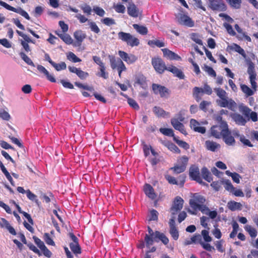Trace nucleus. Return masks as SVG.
Wrapping results in <instances>:
<instances>
[{"instance_id": "obj_29", "label": "nucleus", "mask_w": 258, "mask_h": 258, "mask_svg": "<svg viewBox=\"0 0 258 258\" xmlns=\"http://www.w3.org/2000/svg\"><path fill=\"white\" fill-rule=\"evenodd\" d=\"M146 84V78L142 75H137L135 79V84L139 85L144 88Z\"/></svg>"}, {"instance_id": "obj_54", "label": "nucleus", "mask_w": 258, "mask_h": 258, "mask_svg": "<svg viewBox=\"0 0 258 258\" xmlns=\"http://www.w3.org/2000/svg\"><path fill=\"white\" fill-rule=\"evenodd\" d=\"M169 232L174 240H177L179 237L178 231L176 227H172L170 228Z\"/></svg>"}, {"instance_id": "obj_47", "label": "nucleus", "mask_w": 258, "mask_h": 258, "mask_svg": "<svg viewBox=\"0 0 258 258\" xmlns=\"http://www.w3.org/2000/svg\"><path fill=\"white\" fill-rule=\"evenodd\" d=\"M215 92L216 93L217 95L221 99L227 97V93L223 89L220 88H217L214 89Z\"/></svg>"}, {"instance_id": "obj_16", "label": "nucleus", "mask_w": 258, "mask_h": 258, "mask_svg": "<svg viewBox=\"0 0 258 258\" xmlns=\"http://www.w3.org/2000/svg\"><path fill=\"white\" fill-rule=\"evenodd\" d=\"M171 123L173 127L176 130L179 131L180 133L183 134V135H186L187 133L184 129L183 124L180 122L176 118H174L171 119Z\"/></svg>"}, {"instance_id": "obj_46", "label": "nucleus", "mask_w": 258, "mask_h": 258, "mask_svg": "<svg viewBox=\"0 0 258 258\" xmlns=\"http://www.w3.org/2000/svg\"><path fill=\"white\" fill-rule=\"evenodd\" d=\"M237 136L239 137V140L240 142L243 143L244 145L252 147L253 145L251 144L249 140L247 139L243 135H239L238 134H236Z\"/></svg>"}, {"instance_id": "obj_63", "label": "nucleus", "mask_w": 258, "mask_h": 258, "mask_svg": "<svg viewBox=\"0 0 258 258\" xmlns=\"http://www.w3.org/2000/svg\"><path fill=\"white\" fill-rule=\"evenodd\" d=\"M227 104H228V106H227L226 107H227L228 108H229V109H230L232 111L235 110L236 107H237V105H236V103L235 102V101H234L233 100H232L231 99H229Z\"/></svg>"}, {"instance_id": "obj_56", "label": "nucleus", "mask_w": 258, "mask_h": 258, "mask_svg": "<svg viewBox=\"0 0 258 258\" xmlns=\"http://www.w3.org/2000/svg\"><path fill=\"white\" fill-rule=\"evenodd\" d=\"M224 27L226 29L227 32L231 36H234L236 35L235 32L234 31L232 27L229 24L227 23H224L223 24Z\"/></svg>"}, {"instance_id": "obj_9", "label": "nucleus", "mask_w": 258, "mask_h": 258, "mask_svg": "<svg viewBox=\"0 0 258 258\" xmlns=\"http://www.w3.org/2000/svg\"><path fill=\"white\" fill-rule=\"evenodd\" d=\"M183 202V200L181 197L178 196L175 197L170 209V212L172 215L176 214L182 209Z\"/></svg>"}, {"instance_id": "obj_35", "label": "nucleus", "mask_w": 258, "mask_h": 258, "mask_svg": "<svg viewBox=\"0 0 258 258\" xmlns=\"http://www.w3.org/2000/svg\"><path fill=\"white\" fill-rule=\"evenodd\" d=\"M134 28L136 29L138 33H139L141 34L145 35L147 34L148 33V29L147 28L143 26H140L138 24H133V25Z\"/></svg>"}, {"instance_id": "obj_43", "label": "nucleus", "mask_w": 258, "mask_h": 258, "mask_svg": "<svg viewBox=\"0 0 258 258\" xmlns=\"http://www.w3.org/2000/svg\"><path fill=\"white\" fill-rule=\"evenodd\" d=\"M20 55L22 59L28 64L33 67H35L34 63L33 62L32 60L24 52H21Z\"/></svg>"}, {"instance_id": "obj_60", "label": "nucleus", "mask_w": 258, "mask_h": 258, "mask_svg": "<svg viewBox=\"0 0 258 258\" xmlns=\"http://www.w3.org/2000/svg\"><path fill=\"white\" fill-rule=\"evenodd\" d=\"M174 140L176 142V143L181 147L187 149L189 148V145L185 142L179 140L177 139L176 137H174Z\"/></svg>"}, {"instance_id": "obj_38", "label": "nucleus", "mask_w": 258, "mask_h": 258, "mask_svg": "<svg viewBox=\"0 0 258 258\" xmlns=\"http://www.w3.org/2000/svg\"><path fill=\"white\" fill-rule=\"evenodd\" d=\"M231 50H234L241 55L244 54V50L238 45L233 43L229 46Z\"/></svg>"}, {"instance_id": "obj_39", "label": "nucleus", "mask_w": 258, "mask_h": 258, "mask_svg": "<svg viewBox=\"0 0 258 258\" xmlns=\"http://www.w3.org/2000/svg\"><path fill=\"white\" fill-rule=\"evenodd\" d=\"M105 66H102L99 68V72L97 73V76L106 79L108 78V74L105 71Z\"/></svg>"}, {"instance_id": "obj_50", "label": "nucleus", "mask_w": 258, "mask_h": 258, "mask_svg": "<svg viewBox=\"0 0 258 258\" xmlns=\"http://www.w3.org/2000/svg\"><path fill=\"white\" fill-rule=\"evenodd\" d=\"M175 173H180L183 172L186 169L184 165H180L179 164H177L173 168H171Z\"/></svg>"}, {"instance_id": "obj_11", "label": "nucleus", "mask_w": 258, "mask_h": 258, "mask_svg": "<svg viewBox=\"0 0 258 258\" xmlns=\"http://www.w3.org/2000/svg\"><path fill=\"white\" fill-rule=\"evenodd\" d=\"M118 55L123 61L129 64L134 63L138 59L136 55L133 54H128L121 50L118 51Z\"/></svg>"}, {"instance_id": "obj_18", "label": "nucleus", "mask_w": 258, "mask_h": 258, "mask_svg": "<svg viewBox=\"0 0 258 258\" xmlns=\"http://www.w3.org/2000/svg\"><path fill=\"white\" fill-rule=\"evenodd\" d=\"M231 117L235 123L239 125H244L247 121L241 115L236 113H232Z\"/></svg>"}, {"instance_id": "obj_41", "label": "nucleus", "mask_w": 258, "mask_h": 258, "mask_svg": "<svg viewBox=\"0 0 258 258\" xmlns=\"http://www.w3.org/2000/svg\"><path fill=\"white\" fill-rule=\"evenodd\" d=\"M70 247L72 251L75 254H79L81 253V248L78 243H71Z\"/></svg>"}, {"instance_id": "obj_5", "label": "nucleus", "mask_w": 258, "mask_h": 258, "mask_svg": "<svg viewBox=\"0 0 258 258\" xmlns=\"http://www.w3.org/2000/svg\"><path fill=\"white\" fill-rule=\"evenodd\" d=\"M152 89L155 94L159 95L162 98H168L170 94V91L164 86L153 84Z\"/></svg>"}, {"instance_id": "obj_40", "label": "nucleus", "mask_w": 258, "mask_h": 258, "mask_svg": "<svg viewBox=\"0 0 258 258\" xmlns=\"http://www.w3.org/2000/svg\"><path fill=\"white\" fill-rule=\"evenodd\" d=\"M224 241L221 239L214 242L215 245L217 249L220 252H223L225 251V248L223 246Z\"/></svg>"}, {"instance_id": "obj_36", "label": "nucleus", "mask_w": 258, "mask_h": 258, "mask_svg": "<svg viewBox=\"0 0 258 258\" xmlns=\"http://www.w3.org/2000/svg\"><path fill=\"white\" fill-rule=\"evenodd\" d=\"M245 230L249 233L252 238H255L257 235L256 229L250 225H246L244 227Z\"/></svg>"}, {"instance_id": "obj_32", "label": "nucleus", "mask_w": 258, "mask_h": 258, "mask_svg": "<svg viewBox=\"0 0 258 258\" xmlns=\"http://www.w3.org/2000/svg\"><path fill=\"white\" fill-rule=\"evenodd\" d=\"M202 175L203 177L208 182H210L212 180V178L210 172L209 170L206 168L203 167L202 169Z\"/></svg>"}, {"instance_id": "obj_28", "label": "nucleus", "mask_w": 258, "mask_h": 258, "mask_svg": "<svg viewBox=\"0 0 258 258\" xmlns=\"http://www.w3.org/2000/svg\"><path fill=\"white\" fill-rule=\"evenodd\" d=\"M240 88L242 91V92L245 94L246 96H250L254 94L255 92L254 90H253L252 88H250L247 85L244 84L240 85Z\"/></svg>"}, {"instance_id": "obj_58", "label": "nucleus", "mask_w": 258, "mask_h": 258, "mask_svg": "<svg viewBox=\"0 0 258 258\" xmlns=\"http://www.w3.org/2000/svg\"><path fill=\"white\" fill-rule=\"evenodd\" d=\"M101 21L102 23L108 26L115 24L114 19L110 18H105L102 19Z\"/></svg>"}, {"instance_id": "obj_6", "label": "nucleus", "mask_w": 258, "mask_h": 258, "mask_svg": "<svg viewBox=\"0 0 258 258\" xmlns=\"http://www.w3.org/2000/svg\"><path fill=\"white\" fill-rule=\"evenodd\" d=\"M0 6H3V7H4L5 8L9 11H13L14 12H15L21 15L22 16L24 17L27 20H29L30 19V17H29L28 14L21 8H15L9 5L5 2H4L1 0Z\"/></svg>"}, {"instance_id": "obj_52", "label": "nucleus", "mask_w": 258, "mask_h": 258, "mask_svg": "<svg viewBox=\"0 0 258 258\" xmlns=\"http://www.w3.org/2000/svg\"><path fill=\"white\" fill-rule=\"evenodd\" d=\"M88 25L92 31L96 33H99L100 32V29L94 22L88 21Z\"/></svg>"}, {"instance_id": "obj_1", "label": "nucleus", "mask_w": 258, "mask_h": 258, "mask_svg": "<svg viewBox=\"0 0 258 258\" xmlns=\"http://www.w3.org/2000/svg\"><path fill=\"white\" fill-rule=\"evenodd\" d=\"M215 120L218 125H214L211 128V135L217 139H220L223 136L224 131H227L228 125L227 122L223 119L222 117L215 115Z\"/></svg>"}, {"instance_id": "obj_55", "label": "nucleus", "mask_w": 258, "mask_h": 258, "mask_svg": "<svg viewBox=\"0 0 258 258\" xmlns=\"http://www.w3.org/2000/svg\"><path fill=\"white\" fill-rule=\"evenodd\" d=\"M211 104V103L210 101H203L200 103L199 107L200 109L204 111V112H206L208 107H209Z\"/></svg>"}, {"instance_id": "obj_2", "label": "nucleus", "mask_w": 258, "mask_h": 258, "mask_svg": "<svg viewBox=\"0 0 258 258\" xmlns=\"http://www.w3.org/2000/svg\"><path fill=\"white\" fill-rule=\"evenodd\" d=\"M205 202L206 199L203 196L198 194H195L189 202V205L194 211L189 210L188 212L193 215L196 214V212L198 211L202 213L203 209L207 207L205 205Z\"/></svg>"}, {"instance_id": "obj_45", "label": "nucleus", "mask_w": 258, "mask_h": 258, "mask_svg": "<svg viewBox=\"0 0 258 258\" xmlns=\"http://www.w3.org/2000/svg\"><path fill=\"white\" fill-rule=\"evenodd\" d=\"M160 132L164 135L175 137L173 131L171 128H161Z\"/></svg>"}, {"instance_id": "obj_33", "label": "nucleus", "mask_w": 258, "mask_h": 258, "mask_svg": "<svg viewBox=\"0 0 258 258\" xmlns=\"http://www.w3.org/2000/svg\"><path fill=\"white\" fill-rule=\"evenodd\" d=\"M74 37L75 39L77 40V42L78 43V45L81 44V43L83 41V40L85 38L86 35L83 33L81 31H77L74 33Z\"/></svg>"}, {"instance_id": "obj_19", "label": "nucleus", "mask_w": 258, "mask_h": 258, "mask_svg": "<svg viewBox=\"0 0 258 258\" xmlns=\"http://www.w3.org/2000/svg\"><path fill=\"white\" fill-rule=\"evenodd\" d=\"M37 68L39 72L43 74L49 81L51 82H56V80L53 75L49 74L48 71L43 66L38 64L37 66Z\"/></svg>"}, {"instance_id": "obj_13", "label": "nucleus", "mask_w": 258, "mask_h": 258, "mask_svg": "<svg viewBox=\"0 0 258 258\" xmlns=\"http://www.w3.org/2000/svg\"><path fill=\"white\" fill-rule=\"evenodd\" d=\"M148 234H146L145 237V241L147 247H149L153 245L154 240L155 238L156 232H154L152 229L148 227Z\"/></svg>"}, {"instance_id": "obj_48", "label": "nucleus", "mask_w": 258, "mask_h": 258, "mask_svg": "<svg viewBox=\"0 0 258 258\" xmlns=\"http://www.w3.org/2000/svg\"><path fill=\"white\" fill-rule=\"evenodd\" d=\"M231 7L235 9L239 8L241 3V0H226Z\"/></svg>"}, {"instance_id": "obj_25", "label": "nucleus", "mask_w": 258, "mask_h": 258, "mask_svg": "<svg viewBox=\"0 0 258 258\" xmlns=\"http://www.w3.org/2000/svg\"><path fill=\"white\" fill-rule=\"evenodd\" d=\"M128 14L133 17L137 18L139 16L140 12L134 4H130L127 7Z\"/></svg>"}, {"instance_id": "obj_27", "label": "nucleus", "mask_w": 258, "mask_h": 258, "mask_svg": "<svg viewBox=\"0 0 258 258\" xmlns=\"http://www.w3.org/2000/svg\"><path fill=\"white\" fill-rule=\"evenodd\" d=\"M227 207L231 211H234L236 210H241L242 205L238 202L230 201L227 203Z\"/></svg>"}, {"instance_id": "obj_30", "label": "nucleus", "mask_w": 258, "mask_h": 258, "mask_svg": "<svg viewBox=\"0 0 258 258\" xmlns=\"http://www.w3.org/2000/svg\"><path fill=\"white\" fill-rule=\"evenodd\" d=\"M153 111L158 117H165L168 115V113L164 111L160 107L155 106L153 108Z\"/></svg>"}, {"instance_id": "obj_20", "label": "nucleus", "mask_w": 258, "mask_h": 258, "mask_svg": "<svg viewBox=\"0 0 258 258\" xmlns=\"http://www.w3.org/2000/svg\"><path fill=\"white\" fill-rule=\"evenodd\" d=\"M144 190L146 196L150 199L154 200L156 198V195L154 192L153 188L150 184H145L144 187Z\"/></svg>"}, {"instance_id": "obj_22", "label": "nucleus", "mask_w": 258, "mask_h": 258, "mask_svg": "<svg viewBox=\"0 0 258 258\" xmlns=\"http://www.w3.org/2000/svg\"><path fill=\"white\" fill-rule=\"evenodd\" d=\"M205 146L208 150L212 152H215L220 148V144L210 140L205 142Z\"/></svg>"}, {"instance_id": "obj_34", "label": "nucleus", "mask_w": 258, "mask_h": 258, "mask_svg": "<svg viewBox=\"0 0 258 258\" xmlns=\"http://www.w3.org/2000/svg\"><path fill=\"white\" fill-rule=\"evenodd\" d=\"M148 43L151 46L155 45L158 47H162L165 46L164 41L157 39L149 40Z\"/></svg>"}, {"instance_id": "obj_64", "label": "nucleus", "mask_w": 258, "mask_h": 258, "mask_svg": "<svg viewBox=\"0 0 258 258\" xmlns=\"http://www.w3.org/2000/svg\"><path fill=\"white\" fill-rule=\"evenodd\" d=\"M44 239L45 241V242L50 245H54V242L52 239V238L50 237L49 234L48 233H45L44 235Z\"/></svg>"}, {"instance_id": "obj_15", "label": "nucleus", "mask_w": 258, "mask_h": 258, "mask_svg": "<svg viewBox=\"0 0 258 258\" xmlns=\"http://www.w3.org/2000/svg\"><path fill=\"white\" fill-rule=\"evenodd\" d=\"M161 50L163 52L164 56L166 57L167 59L176 60H179L181 59V57L178 54L167 48H163Z\"/></svg>"}, {"instance_id": "obj_31", "label": "nucleus", "mask_w": 258, "mask_h": 258, "mask_svg": "<svg viewBox=\"0 0 258 258\" xmlns=\"http://www.w3.org/2000/svg\"><path fill=\"white\" fill-rule=\"evenodd\" d=\"M58 36L67 44H71L73 43V39L71 37L64 33H57Z\"/></svg>"}, {"instance_id": "obj_21", "label": "nucleus", "mask_w": 258, "mask_h": 258, "mask_svg": "<svg viewBox=\"0 0 258 258\" xmlns=\"http://www.w3.org/2000/svg\"><path fill=\"white\" fill-rule=\"evenodd\" d=\"M167 71L171 72L175 76L179 78V79H183L184 75L182 72L175 66H169L167 67Z\"/></svg>"}, {"instance_id": "obj_62", "label": "nucleus", "mask_w": 258, "mask_h": 258, "mask_svg": "<svg viewBox=\"0 0 258 258\" xmlns=\"http://www.w3.org/2000/svg\"><path fill=\"white\" fill-rule=\"evenodd\" d=\"M81 9L83 10V12L88 15H90L91 14L92 9L91 7L88 5H82L80 7Z\"/></svg>"}, {"instance_id": "obj_59", "label": "nucleus", "mask_w": 258, "mask_h": 258, "mask_svg": "<svg viewBox=\"0 0 258 258\" xmlns=\"http://www.w3.org/2000/svg\"><path fill=\"white\" fill-rule=\"evenodd\" d=\"M191 39L196 43L199 45H203V42L200 36L196 33H193L191 35Z\"/></svg>"}, {"instance_id": "obj_7", "label": "nucleus", "mask_w": 258, "mask_h": 258, "mask_svg": "<svg viewBox=\"0 0 258 258\" xmlns=\"http://www.w3.org/2000/svg\"><path fill=\"white\" fill-rule=\"evenodd\" d=\"M209 7L214 11H225L227 7L223 0H208Z\"/></svg>"}, {"instance_id": "obj_8", "label": "nucleus", "mask_w": 258, "mask_h": 258, "mask_svg": "<svg viewBox=\"0 0 258 258\" xmlns=\"http://www.w3.org/2000/svg\"><path fill=\"white\" fill-rule=\"evenodd\" d=\"M152 64L155 71L159 74H162L167 68L162 59L159 57L153 58Z\"/></svg>"}, {"instance_id": "obj_4", "label": "nucleus", "mask_w": 258, "mask_h": 258, "mask_svg": "<svg viewBox=\"0 0 258 258\" xmlns=\"http://www.w3.org/2000/svg\"><path fill=\"white\" fill-rule=\"evenodd\" d=\"M175 16L177 21L180 25L188 27H192L194 26V22L187 15L178 13Z\"/></svg>"}, {"instance_id": "obj_49", "label": "nucleus", "mask_w": 258, "mask_h": 258, "mask_svg": "<svg viewBox=\"0 0 258 258\" xmlns=\"http://www.w3.org/2000/svg\"><path fill=\"white\" fill-rule=\"evenodd\" d=\"M223 184L224 185V187L226 190L231 192L234 190V186L232 184L231 181L229 180H226L222 181Z\"/></svg>"}, {"instance_id": "obj_23", "label": "nucleus", "mask_w": 258, "mask_h": 258, "mask_svg": "<svg viewBox=\"0 0 258 258\" xmlns=\"http://www.w3.org/2000/svg\"><path fill=\"white\" fill-rule=\"evenodd\" d=\"M204 88L195 87L193 89V97L197 102H199L204 93Z\"/></svg>"}, {"instance_id": "obj_57", "label": "nucleus", "mask_w": 258, "mask_h": 258, "mask_svg": "<svg viewBox=\"0 0 258 258\" xmlns=\"http://www.w3.org/2000/svg\"><path fill=\"white\" fill-rule=\"evenodd\" d=\"M188 161V158L185 156H183L178 159L177 164L180 165H184L185 168H186V166Z\"/></svg>"}, {"instance_id": "obj_24", "label": "nucleus", "mask_w": 258, "mask_h": 258, "mask_svg": "<svg viewBox=\"0 0 258 258\" xmlns=\"http://www.w3.org/2000/svg\"><path fill=\"white\" fill-rule=\"evenodd\" d=\"M109 61L110 66L113 70L117 69L119 66H120V63H123V61L120 58H116L113 55H109Z\"/></svg>"}, {"instance_id": "obj_12", "label": "nucleus", "mask_w": 258, "mask_h": 258, "mask_svg": "<svg viewBox=\"0 0 258 258\" xmlns=\"http://www.w3.org/2000/svg\"><path fill=\"white\" fill-rule=\"evenodd\" d=\"M225 143L229 146H233L235 145V141L233 136H231V132L228 128L224 131L223 136L222 137Z\"/></svg>"}, {"instance_id": "obj_14", "label": "nucleus", "mask_w": 258, "mask_h": 258, "mask_svg": "<svg viewBox=\"0 0 258 258\" xmlns=\"http://www.w3.org/2000/svg\"><path fill=\"white\" fill-rule=\"evenodd\" d=\"M190 126L191 129L196 132L204 134L206 132V128L201 126L200 123L194 119L190 120Z\"/></svg>"}, {"instance_id": "obj_53", "label": "nucleus", "mask_w": 258, "mask_h": 258, "mask_svg": "<svg viewBox=\"0 0 258 258\" xmlns=\"http://www.w3.org/2000/svg\"><path fill=\"white\" fill-rule=\"evenodd\" d=\"M68 59L74 62H79L81 59L78 57L74 53L70 52L67 55Z\"/></svg>"}, {"instance_id": "obj_3", "label": "nucleus", "mask_w": 258, "mask_h": 258, "mask_svg": "<svg viewBox=\"0 0 258 258\" xmlns=\"http://www.w3.org/2000/svg\"><path fill=\"white\" fill-rule=\"evenodd\" d=\"M118 36L119 39L132 47L138 46L140 43L139 40L130 33L120 32L118 33Z\"/></svg>"}, {"instance_id": "obj_51", "label": "nucleus", "mask_w": 258, "mask_h": 258, "mask_svg": "<svg viewBox=\"0 0 258 258\" xmlns=\"http://www.w3.org/2000/svg\"><path fill=\"white\" fill-rule=\"evenodd\" d=\"M228 97H226L224 98H221L220 99H217L216 103L221 107H226L228 106L227 103L228 101Z\"/></svg>"}, {"instance_id": "obj_61", "label": "nucleus", "mask_w": 258, "mask_h": 258, "mask_svg": "<svg viewBox=\"0 0 258 258\" xmlns=\"http://www.w3.org/2000/svg\"><path fill=\"white\" fill-rule=\"evenodd\" d=\"M202 235L203 237L204 240L206 242H209L212 241V238L209 236L208 231L206 230H203L202 231Z\"/></svg>"}, {"instance_id": "obj_37", "label": "nucleus", "mask_w": 258, "mask_h": 258, "mask_svg": "<svg viewBox=\"0 0 258 258\" xmlns=\"http://www.w3.org/2000/svg\"><path fill=\"white\" fill-rule=\"evenodd\" d=\"M202 213L203 214L208 215L209 217L212 219L215 218L217 216V212L216 211H211L208 207H207L205 209H203Z\"/></svg>"}, {"instance_id": "obj_44", "label": "nucleus", "mask_w": 258, "mask_h": 258, "mask_svg": "<svg viewBox=\"0 0 258 258\" xmlns=\"http://www.w3.org/2000/svg\"><path fill=\"white\" fill-rule=\"evenodd\" d=\"M52 66L55 68L57 71L65 70L67 68V65L64 62H61L59 63L53 62Z\"/></svg>"}, {"instance_id": "obj_10", "label": "nucleus", "mask_w": 258, "mask_h": 258, "mask_svg": "<svg viewBox=\"0 0 258 258\" xmlns=\"http://www.w3.org/2000/svg\"><path fill=\"white\" fill-rule=\"evenodd\" d=\"M189 177L194 180H196L200 183H202V179L200 176V170L199 167L195 165H191L189 169Z\"/></svg>"}, {"instance_id": "obj_17", "label": "nucleus", "mask_w": 258, "mask_h": 258, "mask_svg": "<svg viewBox=\"0 0 258 258\" xmlns=\"http://www.w3.org/2000/svg\"><path fill=\"white\" fill-rule=\"evenodd\" d=\"M247 72L249 76V79L251 88L256 92L257 87V84L255 82L256 75L254 71L252 69H250L249 68H248Z\"/></svg>"}, {"instance_id": "obj_42", "label": "nucleus", "mask_w": 258, "mask_h": 258, "mask_svg": "<svg viewBox=\"0 0 258 258\" xmlns=\"http://www.w3.org/2000/svg\"><path fill=\"white\" fill-rule=\"evenodd\" d=\"M92 10L97 15L100 17H103L105 14V11L98 6H94Z\"/></svg>"}, {"instance_id": "obj_26", "label": "nucleus", "mask_w": 258, "mask_h": 258, "mask_svg": "<svg viewBox=\"0 0 258 258\" xmlns=\"http://www.w3.org/2000/svg\"><path fill=\"white\" fill-rule=\"evenodd\" d=\"M159 240H161L164 244H167L169 242L168 238L163 233L156 231L154 242H158Z\"/></svg>"}]
</instances>
